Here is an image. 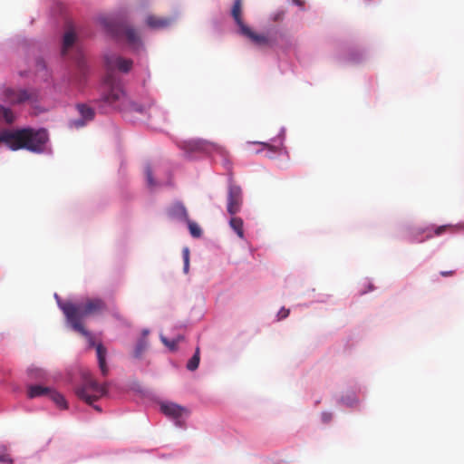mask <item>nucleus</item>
<instances>
[{
    "mask_svg": "<svg viewBox=\"0 0 464 464\" xmlns=\"http://www.w3.org/2000/svg\"><path fill=\"white\" fill-rule=\"evenodd\" d=\"M147 347H148L147 339L140 338L135 346L134 353H133L134 357L138 358V359L141 358V356L144 353V352L146 351Z\"/></svg>",
    "mask_w": 464,
    "mask_h": 464,
    "instance_id": "4be33fe9",
    "label": "nucleus"
},
{
    "mask_svg": "<svg viewBox=\"0 0 464 464\" xmlns=\"http://www.w3.org/2000/svg\"><path fill=\"white\" fill-rule=\"evenodd\" d=\"M243 225L244 223L241 218L231 216L229 226L240 238H244Z\"/></svg>",
    "mask_w": 464,
    "mask_h": 464,
    "instance_id": "6ab92c4d",
    "label": "nucleus"
},
{
    "mask_svg": "<svg viewBox=\"0 0 464 464\" xmlns=\"http://www.w3.org/2000/svg\"><path fill=\"white\" fill-rule=\"evenodd\" d=\"M148 334H149V331L148 330H143V332H142V338L146 339Z\"/></svg>",
    "mask_w": 464,
    "mask_h": 464,
    "instance_id": "e433bc0d",
    "label": "nucleus"
},
{
    "mask_svg": "<svg viewBox=\"0 0 464 464\" xmlns=\"http://www.w3.org/2000/svg\"><path fill=\"white\" fill-rule=\"evenodd\" d=\"M105 64L108 72L111 74L114 69H118L121 72H128L132 66V61L130 59L122 58L116 54H108L105 56Z\"/></svg>",
    "mask_w": 464,
    "mask_h": 464,
    "instance_id": "9d476101",
    "label": "nucleus"
},
{
    "mask_svg": "<svg viewBox=\"0 0 464 464\" xmlns=\"http://www.w3.org/2000/svg\"><path fill=\"white\" fill-rule=\"evenodd\" d=\"M289 313H290L289 309H286L285 307L281 308V310L277 314L278 320L286 318L289 315Z\"/></svg>",
    "mask_w": 464,
    "mask_h": 464,
    "instance_id": "7c9ffc66",
    "label": "nucleus"
},
{
    "mask_svg": "<svg viewBox=\"0 0 464 464\" xmlns=\"http://www.w3.org/2000/svg\"><path fill=\"white\" fill-rule=\"evenodd\" d=\"M15 121V114L14 111L3 105H0V121H4L6 124H12Z\"/></svg>",
    "mask_w": 464,
    "mask_h": 464,
    "instance_id": "a211bd4d",
    "label": "nucleus"
},
{
    "mask_svg": "<svg viewBox=\"0 0 464 464\" xmlns=\"http://www.w3.org/2000/svg\"><path fill=\"white\" fill-rule=\"evenodd\" d=\"M187 223L191 236L197 238L200 237L202 235V230L199 226L197 223L190 221L189 219L187 220Z\"/></svg>",
    "mask_w": 464,
    "mask_h": 464,
    "instance_id": "b1692460",
    "label": "nucleus"
},
{
    "mask_svg": "<svg viewBox=\"0 0 464 464\" xmlns=\"http://www.w3.org/2000/svg\"><path fill=\"white\" fill-rule=\"evenodd\" d=\"M243 205V194L239 186L230 184L227 191V211L230 216L237 214Z\"/></svg>",
    "mask_w": 464,
    "mask_h": 464,
    "instance_id": "0eeeda50",
    "label": "nucleus"
},
{
    "mask_svg": "<svg viewBox=\"0 0 464 464\" xmlns=\"http://www.w3.org/2000/svg\"><path fill=\"white\" fill-rule=\"evenodd\" d=\"M3 101L15 105L21 104L28 101L36 99V94L34 92L25 89H14L11 87H3L2 89Z\"/></svg>",
    "mask_w": 464,
    "mask_h": 464,
    "instance_id": "423d86ee",
    "label": "nucleus"
},
{
    "mask_svg": "<svg viewBox=\"0 0 464 464\" xmlns=\"http://www.w3.org/2000/svg\"><path fill=\"white\" fill-rule=\"evenodd\" d=\"M256 143L262 145L265 149H267L268 150L272 151L273 153L277 152L279 150V148L277 146H274L269 143H266V142H256Z\"/></svg>",
    "mask_w": 464,
    "mask_h": 464,
    "instance_id": "c756f323",
    "label": "nucleus"
},
{
    "mask_svg": "<svg viewBox=\"0 0 464 464\" xmlns=\"http://www.w3.org/2000/svg\"><path fill=\"white\" fill-rule=\"evenodd\" d=\"M77 110L82 116V119L72 121L71 122V126L75 128L83 127L86 121H92L94 118V111L85 104H78Z\"/></svg>",
    "mask_w": 464,
    "mask_h": 464,
    "instance_id": "f8f14e48",
    "label": "nucleus"
},
{
    "mask_svg": "<svg viewBox=\"0 0 464 464\" xmlns=\"http://www.w3.org/2000/svg\"><path fill=\"white\" fill-rule=\"evenodd\" d=\"M452 226L450 225H443L440 227H427L424 228H417L412 233L411 242H423L425 240L430 239L433 237L440 236L448 230L452 229Z\"/></svg>",
    "mask_w": 464,
    "mask_h": 464,
    "instance_id": "1a4fd4ad",
    "label": "nucleus"
},
{
    "mask_svg": "<svg viewBox=\"0 0 464 464\" xmlns=\"http://www.w3.org/2000/svg\"><path fill=\"white\" fill-rule=\"evenodd\" d=\"M0 464H13V459L8 455H1Z\"/></svg>",
    "mask_w": 464,
    "mask_h": 464,
    "instance_id": "2f4dec72",
    "label": "nucleus"
},
{
    "mask_svg": "<svg viewBox=\"0 0 464 464\" xmlns=\"http://www.w3.org/2000/svg\"><path fill=\"white\" fill-rule=\"evenodd\" d=\"M59 306L68 324H82L85 317L100 315L108 310L105 301L101 298H87L79 304L59 303Z\"/></svg>",
    "mask_w": 464,
    "mask_h": 464,
    "instance_id": "f03ea898",
    "label": "nucleus"
},
{
    "mask_svg": "<svg viewBox=\"0 0 464 464\" xmlns=\"http://www.w3.org/2000/svg\"><path fill=\"white\" fill-rule=\"evenodd\" d=\"M199 353H200L199 348L197 347L194 355L189 359V361L187 363V369L188 371L193 372V371L198 369V364H199V361H200Z\"/></svg>",
    "mask_w": 464,
    "mask_h": 464,
    "instance_id": "5701e85b",
    "label": "nucleus"
},
{
    "mask_svg": "<svg viewBox=\"0 0 464 464\" xmlns=\"http://www.w3.org/2000/svg\"><path fill=\"white\" fill-rule=\"evenodd\" d=\"M242 14H243L242 0H235L232 9H231V15H232L233 19L235 20L237 25L238 26L239 31L242 29V27L246 26V24L243 22Z\"/></svg>",
    "mask_w": 464,
    "mask_h": 464,
    "instance_id": "dca6fc26",
    "label": "nucleus"
},
{
    "mask_svg": "<svg viewBox=\"0 0 464 464\" xmlns=\"http://www.w3.org/2000/svg\"><path fill=\"white\" fill-rule=\"evenodd\" d=\"M104 25L111 34H123L128 44L134 49H138L141 45L140 37L138 32L131 26L121 25L118 28H114L110 25L105 20L103 21Z\"/></svg>",
    "mask_w": 464,
    "mask_h": 464,
    "instance_id": "6e6552de",
    "label": "nucleus"
},
{
    "mask_svg": "<svg viewBox=\"0 0 464 464\" xmlns=\"http://www.w3.org/2000/svg\"><path fill=\"white\" fill-rule=\"evenodd\" d=\"M189 254L190 252L188 247H184L182 250V256L184 261L183 271L185 274H188L189 269Z\"/></svg>",
    "mask_w": 464,
    "mask_h": 464,
    "instance_id": "c85d7f7f",
    "label": "nucleus"
},
{
    "mask_svg": "<svg viewBox=\"0 0 464 464\" xmlns=\"http://www.w3.org/2000/svg\"><path fill=\"white\" fill-rule=\"evenodd\" d=\"M207 142L204 140H197L188 142V147L190 150H205Z\"/></svg>",
    "mask_w": 464,
    "mask_h": 464,
    "instance_id": "a878e982",
    "label": "nucleus"
},
{
    "mask_svg": "<svg viewBox=\"0 0 464 464\" xmlns=\"http://www.w3.org/2000/svg\"><path fill=\"white\" fill-rule=\"evenodd\" d=\"M75 41V34L72 31L65 33L63 42V54H65L67 50L72 46Z\"/></svg>",
    "mask_w": 464,
    "mask_h": 464,
    "instance_id": "412c9836",
    "label": "nucleus"
},
{
    "mask_svg": "<svg viewBox=\"0 0 464 464\" xmlns=\"http://www.w3.org/2000/svg\"><path fill=\"white\" fill-rule=\"evenodd\" d=\"M97 411H100V408L98 406L94 407Z\"/></svg>",
    "mask_w": 464,
    "mask_h": 464,
    "instance_id": "ea45409f",
    "label": "nucleus"
},
{
    "mask_svg": "<svg viewBox=\"0 0 464 464\" xmlns=\"http://www.w3.org/2000/svg\"><path fill=\"white\" fill-rule=\"evenodd\" d=\"M183 339V336L181 335H179L176 339H173V340H169L167 339L165 336L161 335L160 336V340L161 342L166 345L168 346L171 351H174L176 350L177 348V344L179 341H181Z\"/></svg>",
    "mask_w": 464,
    "mask_h": 464,
    "instance_id": "393cba45",
    "label": "nucleus"
},
{
    "mask_svg": "<svg viewBox=\"0 0 464 464\" xmlns=\"http://www.w3.org/2000/svg\"><path fill=\"white\" fill-rule=\"evenodd\" d=\"M105 393V387L99 384L89 372L82 373V383L75 389L76 396L89 405H92Z\"/></svg>",
    "mask_w": 464,
    "mask_h": 464,
    "instance_id": "20e7f679",
    "label": "nucleus"
},
{
    "mask_svg": "<svg viewBox=\"0 0 464 464\" xmlns=\"http://www.w3.org/2000/svg\"><path fill=\"white\" fill-rule=\"evenodd\" d=\"M126 109H129V110H131L134 111H138L140 113L143 112V111H144V108L141 105H140L132 101H130L128 98L125 102V105L123 107H121V110H126Z\"/></svg>",
    "mask_w": 464,
    "mask_h": 464,
    "instance_id": "bb28decb",
    "label": "nucleus"
},
{
    "mask_svg": "<svg viewBox=\"0 0 464 464\" xmlns=\"http://www.w3.org/2000/svg\"><path fill=\"white\" fill-rule=\"evenodd\" d=\"M284 15H285V12L284 11L278 12L277 14H275L274 20L275 21H280V20L283 19Z\"/></svg>",
    "mask_w": 464,
    "mask_h": 464,
    "instance_id": "72a5a7b5",
    "label": "nucleus"
},
{
    "mask_svg": "<svg viewBox=\"0 0 464 464\" xmlns=\"http://www.w3.org/2000/svg\"><path fill=\"white\" fill-rule=\"evenodd\" d=\"M48 139V132L44 129L24 128L0 131V144L4 143L12 150L25 149L33 152H43Z\"/></svg>",
    "mask_w": 464,
    "mask_h": 464,
    "instance_id": "f257e3e1",
    "label": "nucleus"
},
{
    "mask_svg": "<svg viewBox=\"0 0 464 464\" xmlns=\"http://www.w3.org/2000/svg\"><path fill=\"white\" fill-rule=\"evenodd\" d=\"M169 216L177 220L187 221L188 219L185 206L181 203H175L169 209Z\"/></svg>",
    "mask_w": 464,
    "mask_h": 464,
    "instance_id": "2eb2a0df",
    "label": "nucleus"
},
{
    "mask_svg": "<svg viewBox=\"0 0 464 464\" xmlns=\"http://www.w3.org/2000/svg\"><path fill=\"white\" fill-rule=\"evenodd\" d=\"M145 23L151 29H164L169 27L173 23V19L169 17H161L156 16L154 14H149L146 17Z\"/></svg>",
    "mask_w": 464,
    "mask_h": 464,
    "instance_id": "ddd939ff",
    "label": "nucleus"
},
{
    "mask_svg": "<svg viewBox=\"0 0 464 464\" xmlns=\"http://www.w3.org/2000/svg\"><path fill=\"white\" fill-rule=\"evenodd\" d=\"M71 327L80 333L82 335H83L91 347L96 348V353L98 358V363L100 370L102 373V375L106 376L108 374L109 369L106 363V354H107V349L102 344L98 343L95 344L94 337L93 335L85 329L83 324H69Z\"/></svg>",
    "mask_w": 464,
    "mask_h": 464,
    "instance_id": "39448f33",
    "label": "nucleus"
},
{
    "mask_svg": "<svg viewBox=\"0 0 464 464\" xmlns=\"http://www.w3.org/2000/svg\"><path fill=\"white\" fill-rule=\"evenodd\" d=\"M52 391V389L48 387H44L42 385H31L27 389V396L30 399L41 396L49 397Z\"/></svg>",
    "mask_w": 464,
    "mask_h": 464,
    "instance_id": "f3484780",
    "label": "nucleus"
},
{
    "mask_svg": "<svg viewBox=\"0 0 464 464\" xmlns=\"http://www.w3.org/2000/svg\"><path fill=\"white\" fill-rule=\"evenodd\" d=\"M161 411L171 418L178 419L187 412V410L176 403H163L160 406Z\"/></svg>",
    "mask_w": 464,
    "mask_h": 464,
    "instance_id": "4468645a",
    "label": "nucleus"
},
{
    "mask_svg": "<svg viewBox=\"0 0 464 464\" xmlns=\"http://www.w3.org/2000/svg\"><path fill=\"white\" fill-rule=\"evenodd\" d=\"M239 34L249 39L254 44L257 46L270 45V40L266 34L256 33L247 25L242 27V29L239 31Z\"/></svg>",
    "mask_w": 464,
    "mask_h": 464,
    "instance_id": "9b49d317",
    "label": "nucleus"
},
{
    "mask_svg": "<svg viewBox=\"0 0 464 464\" xmlns=\"http://www.w3.org/2000/svg\"><path fill=\"white\" fill-rule=\"evenodd\" d=\"M35 377H43V373L42 372H39L35 375Z\"/></svg>",
    "mask_w": 464,
    "mask_h": 464,
    "instance_id": "4c0bfd02",
    "label": "nucleus"
},
{
    "mask_svg": "<svg viewBox=\"0 0 464 464\" xmlns=\"http://www.w3.org/2000/svg\"><path fill=\"white\" fill-rule=\"evenodd\" d=\"M322 420L325 423L329 422L332 420V414L328 412H324L322 414Z\"/></svg>",
    "mask_w": 464,
    "mask_h": 464,
    "instance_id": "473e14b6",
    "label": "nucleus"
},
{
    "mask_svg": "<svg viewBox=\"0 0 464 464\" xmlns=\"http://www.w3.org/2000/svg\"><path fill=\"white\" fill-rule=\"evenodd\" d=\"M218 150H220V152H223V149L222 148H218Z\"/></svg>",
    "mask_w": 464,
    "mask_h": 464,
    "instance_id": "58836bf2",
    "label": "nucleus"
},
{
    "mask_svg": "<svg viewBox=\"0 0 464 464\" xmlns=\"http://www.w3.org/2000/svg\"><path fill=\"white\" fill-rule=\"evenodd\" d=\"M293 3L300 7H304V0H293Z\"/></svg>",
    "mask_w": 464,
    "mask_h": 464,
    "instance_id": "c9c22d12",
    "label": "nucleus"
},
{
    "mask_svg": "<svg viewBox=\"0 0 464 464\" xmlns=\"http://www.w3.org/2000/svg\"><path fill=\"white\" fill-rule=\"evenodd\" d=\"M454 271L450 270V271H441L440 272V275L442 276H453L454 275Z\"/></svg>",
    "mask_w": 464,
    "mask_h": 464,
    "instance_id": "f704fd0d",
    "label": "nucleus"
},
{
    "mask_svg": "<svg viewBox=\"0 0 464 464\" xmlns=\"http://www.w3.org/2000/svg\"><path fill=\"white\" fill-rule=\"evenodd\" d=\"M102 101L120 110L127 101L121 81L111 72H107L103 80Z\"/></svg>",
    "mask_w": 464,
    "mask_h": 464,
    "instance_id": "7ed1b4c3",
    "label": "nucleus"
},
{
    "mask_svg": "<svg viewBox=\"0 0 464 464\" xmlns=\"http://www.w3.org/2000/svg\"><path fill=\"white\" fill-rule=\"evenodd\" d=\"M48 398L51 399L59 408L67 409V402L64 397L56 391L53 390Z\"/></svg>",
    "mask_w": 464,
    "mask_h": 464,
    "instance_id": "aec40b11",
    "label": "nucleus"
},
{
    "mask_svg": "<svg viewBox=\"0 0 464 464\" xmlns=\"http://www.w3.org/2000/svg\"><path fill=\"white\" fill-rule=\"evenodd\" d=\"M145 176L148 187L152 188L157 186V182L153 179L151 168L149 165L145 168Z\"/></svg>",
    "mask_w": 464,
    "mask_h": 464,
    "instance_id": "cd10ccee",
    "label": "nucleus"
}]
</instances>
